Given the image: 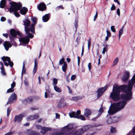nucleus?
<instances>
[{"label": "nucleus", "mask_w": 135, "mask_h": 135, "mask_svg": "<svg viewBox=\"0 0 135 135\" xmlns=\"http://www.w3.org/2000/svg\"><path fill=\"white\" fill-rule=\"evenodd\" d=\"M80 129L83 133L88 131L89 129V128L87 126H84L80 128Z\"/></svg>", "instance_id": "nucleus-30"}, {"label": "nucleus", "mask_w": 135, "mask_h": 135, "mask_svg": "<svg viewBox=\"0 0 135 135\" xmlns=\"http://www.w3.org/2000/svg\"><path fill=\"white\" fill-rule=\"evenodd\" d=\"M106 32L107 34V36L109 37H110L111 36V34L110 32L108 30Z\"/></svg>", "instance_id": "nucleus-53"}, {"label": "nucleus", "mask_w": 135, "mask_h": 135, "mask_svg": "<svg viewBox=\"0 0 135 135\" xmlns=\"http://www.w3.org/2000/svg\"><path fill=\"white\" fill-rule=\"evenodd\" d=\"M63 134V132H56L52 133L51 135H62Z\"/></svg>", "instance_id": "nucleus-36"}, {"label": "nucleus", "mask_w": 135, "mask_h": 135, "mask_svg": "<svg viewBox=\"0 0 135 135\" xmlns=\"http://www.w3.org/2000/svg\"><path fill=\"white\" fill-rule=\"evenodd\" d=\"M123 86H119L118 85L115 84L113 86V91L110 96V98L114 102H117L119 100L120 97V93L122 91H124L126 90Z\"/></svg>", "instance_id": "nucleus-1"}, {"label": "nucleus", "mask_w": 135, "mask_h": 135, "mask_svg": "<svg viewBox=\"0 0 135 135\" xmlns=\"http://www.w3.org/2000/svg\"><path fill=\"white\" fill-rule=\"evenodd\" d=\"M80 39V37H78L76 40L75 42H76L78 44L79 43V40Z\"/></svg>", "instance_id": "nucleus-61"}, {"label": "nucleus", "mask_w": 135, "mask_h": 135, "mask_svg": "<svg viewBox=\"0 0 135 135\" xmlns=\"http://www.w3.org/2000/svg\"><path fill=\"white\" fill-rule=\"evenodd\" d=\"M6 3V0H1L0 3V7L1 8H3L5 6Z\"/></svg>", "instance_id": "nucleus-29"}, {"label": "nucleus", "mask_w": 135, "mask_h": 135, "mask_svg": "<svg viewBox=\"0 0 135 135\" xmlns=\"http://www.w3.org/2000/svg\"><path fill=\"white\" fill-rule=\"evenodd\" d=\"M34 99L33 96H30L25 98L24 100V102L26 104L32 103Z\"/></svg>", "instance_id": "nucleus-13"}, {"label": "nucleus", "mask_w": 135, "mask_h": 135, "mask_svg": "<svg viewBox=\"0 0 135 135\" xmlns=\"http://www.w3.org/2000/svg\"><path fill=\"white\" fill-rule=\"evenodd\" d=\"M123 87L126 89L124 91H122L121 92L123 93H125L124 94H121L120 98L123 100L128 101L132 98V88L125 85H122Z\"/></svg>", "instance_id": "nucleus-2"}, {"label": "nucleus", "mask_w": 135, "mask_h": 135, "mask_svg": "<svg viewBox=\"0 0 135 135\" xmlns=\"http://www.w3.org/2000/svg\"><path fill=\"white\" fill-rule=\"evenodd\" d=\"M23 115L21 114L18 115H16L14 119V121L15 122H20L22 120Z\"/></svg>", "instance_id": "nucleus-15"}, {"label": "nucleus", "mask_w": 135, "mask_h": 135, "mask_svg": "<svg viewBox=\"0 0 135 135\" xmlns=\"http://www.w3.org/2000/svg\"><path fill=\"white\" fill-rule=\"evenodd\" d=\"M14 91V89L11 88H9V89L7 90V93H11L13 92Z\"/></svg>", "instance_id": "nucleus-49"}, {"label": "nucleus", "mask_w": 135, "mask_h": 135, "mask_svg": "<svg viewBox=\"0 0 135 135\" xmlns=\"http://www.w3.org/2000/svg\"><path fill=\"white\" fill-rule=\"evenodd\" d=\"M35 25L34 24H32L30 26V27L29 28L28 27V29L29 32L27 34H28L30 31L31 33L33 34H35Z\"/></svg>", "instance_id": "nucleus-19"}, {"label": "nucleus", "mask_w": 135, "mask_h": 135, "mask_svg": "<svg viewBox=\"0 0 135 135\" xmlns=\"http://www.w3.org/2000/svg\"><path fill=\"white\" fill-rule=\"evenodd\" d=\"M16 31L14 29H11L10 31V35L13 37H16Z\"/></svg>", "instance_id": "nucleus-24"}, {"label": "nucleus", "mask_w": 135, "mask_h": 135, "mask_svg": "<svg viewBox=\"0 0 135 135\" xmlns=\"http://www.w3.org/2000/svg\"><path fill=\"white\" fill-rule=\"evenodd\" d=\"M115 26H112L111 27V30L112 32H115V30L114 28Z\"/></svg>", "instance_id": "nucleus-52"}, {"label": "nucleus", "mask_w": 135, "mask_h": 135, "mask_svg": "<svg viewBox=\"0 0 135 135\" xmlns=\"http://www.w3.org/2000/svg\"><path fill=\"white\" fill-rule=\"evenodd\" d=\"M39 118V115L38 114H36L33 115H30L28 118V120H32L37 119Z\"/></svg>", "instance_id": "nucleus-20"}, {"label": "nucleus", "mask_w": 135, "mask_h": 135, "mask_svg": "<svg viewBox=\"0 0 135 135\" xmlns=\"http://www.w3.org/2000/svg\"><path fill=\"white\" fill-rule=\"evenodd\" d=\"M13 133V132L11 131V132L7 133L4 135H11Z\"/></svg>", "instance_id": "nucleus-64"}, {"label": "nucleus", "mask_w": 135, "mask_h": 135, "mask_svg": "<svg viewBox=\"0 0 135 135\" xmlns=\"http://www.w3.org/2000/svg\"><path fill=\"white\" fill-rule=\"evenodd\" d=\"M50 14L49 13L45 14L44 16H43L42 20L44 22H47L50 18Z\"/></svg>", "instance_id": "nucleus-22"}, {"label": "nucleus", "mask_w": 135, "mask_h": 135, "mask_svg": "<svg viewBox=\"0 0 135 135\" xmlns=\"http://www.w3.org/2000/svg\"><path fill=\"white\" fill-rule=\"evenodd\" d=\"M1 69L2 74L4 75H6V74L5 72V70L4 67L1 68Z\"/></svg>", "instance_id": "nucleus-46"}, {"label": "nucleus", "mask_w": 135, "mask_h": 135, "mask_svg": "<svg viewBox=\"0 0 135 135\" xmlns=\"http://www.w3.org/2000/svg\"><path fill=\"white\" fill-rule=\"evenodd\" d=\"M91 39L90 38L89 40L88 41V50H89L91 44Z\"/></svg>", "instance_id": "nucleus-45"}, {"label": "nucleus", "mask_w": 135, "mask_h": 135, "mask_svg": "<svg viewBox=\"0 0 135 135\" xmlns=\"http://www.w3.org/2000/svg\"><path fill=\"white\" fill-rule=\"evenodd\" d=\"M1 59L4 62V64L6 66L9 65L11 67H12L14 64L12 61H11L10 58L8 56H3Z\"/></svg>", "instance_id": "nucleus-4"}, {"label": "nucleus", "mask_w": 135, "mask_h": 135, "mask_svg": "<svg viewBox=\"0 0 135 135\" xmlns=\"http://www.w3.org/2000/svg\"><path fill=\"white\" fill-rule=\"evenodd\" d=\"M135 83V77L133 76L131 79V81H129V82L128 86L132 87L133 88L134 84Z\"/></svg>", "instance_id": "nucleus-23"}, {"label": "nucleus", "mask_w": 135, "mask_h": 135, "mask_svg": "<svg viewBox=\"0 0 135 135\" xmlns=\"http://www.w3.org/2000/svg\"><path fill=\"white\" fill-rule=\"evenodd\" d=\"M81 111L80 110H78L76 113L74 112H73L69 113V115L70 117L71 118H78V114H80Z\"/></svg>", "instance_id": "nucleus-10"}, {"label": "nucleus", "mask_w": 135, "mask_h": 135, "mask_svg": "<svg viewBox=\"0 0 135 135\" xmlns=\"http://www.w3.org/2000/svg\"><path fill=\"white\" fill-rule=\"evenodd\" d=\"M11 111V110L9 108H8L7 110V115L8 117L9 116Z\"/></svg>", "instance_id": "nucleus-50"}, {"label": "nucleus", "mask_w": 135, "mask_h": 135, "mask_svg": "<svg viewBox=\"0 0 135 135\" xmlns=\"http://www.w3.org/2000/svg\"><path fill=\"white\" fill-rule=\"evenodd\" d=\"M31 20L33 23V24L35 25L37 22V18L35 17H33L31 18Z\"/></svg>", "instance_id": "nucleus-39"}, {"label": "nucleus", "mask_w": 135, "mask_h": 135, "mask_svg": "<svg viewBox=\"0 0 135 135\" xmlns=\"http://www.w3.org/2000/svg\"><path fill=\"white\" fill-rule=\"evenodd\" d=\"M3 45L5 50L7 51L9 48L11 47L12 46V45L11 44L9 41H5L4 42Z\"/></svg>", "instance_id": "nucleus-16"}, {"label": "nucleus", "mask_w": 135, "mask_h": 135, "mask_svg": "<svg viewBox=\"0 0 135 135\" xmlns=\"http://www.w3.org/2000/svg\"><path fill=\"white\" fill-rule=\"evenodd\" d=\"M37 8L39 10L43 11L46 9V7L44 3H41L37 5Z\"/></svg>", "instance_id": "nucleus-12"}, {"label": "nucleus", "mask_w": 135, "mask_h": 135, "mask_svg": "<svg viewBox=\"0 0 135 135\" xmlns=\"http://www.w3.org/2000/svg\"><path fill=\"white\" fill-rule=\"evenodd\" d=\"M68 67V65L66 62H65L64 63L63 65L62 66V71L65 72L67 70V68Z\"/></svg>", "instance_id": "nucleus-28"}, {"label": "nucleus", "mask_w": 135, "mask_h": 135, "mask_svg": "<svg viewBox=\"0 0 135 135\" xmlns=\"http://www.w3.org/2000/svg\"><path fill=\"white\" fill-rule=\"evenodd\" d=\"M98 112H99V113L98 115H100L103 112L102 105L101 106L100 108L99 109Z\"/></svg>", "instance_id": "nucleus-41"}, {"label": "nucleus", "mask_w": 135, "mask_h": 135, "mask_svg": "<svg viewBox=\"0 0 135 135\" xmlns=\"http://www.w3.org/2000/svg\"><path fill=\"white\" fill-rule=\"evenodd\" d=\"M30 41V39L28 38H27L26 36L22 37L20 39V41L24 44H28Z\"/></svg>", "instance_id": "nucleus-14"}, {"label": "nucleus", "mask_w": 135, "mask_h": 135, "mask_svg": "<svg viewBox=\"0 0 135 135\" xmlns=\"http://www.w3.org/2000/svg\"><path fill=\"white\" fill-rule=\"evenodd\" d=\"M73 127V126L72 124H69L68 125L64 127L63 128L66 130H67V131H69Z\"/></svg>", "instance_id": "nucleus-26"}, {"label": "nucleus", "mask_w": 135, "mask_h": 135, "mask_svg": "<svg viewBox=\"0 0 135 135\" xmlns=\"http://www.w3.org/2000/svg\"><path fill=\"white\" fill-rule=\"evenodd\" d=\"M51 130V128L43 127L41 129V133L42 134H45L47 132L50 131Z\"/></svg>", "instance_id": "nucleus-17"}, {"label": "nucleus", "mask_w": 135, "mask_h": 135, "mask_svg": "<svg viewBox=\"0 0 135 135\" xmlns=\"http://www.w3.org/2000/svg\"><path fill=\"white\" fill-rule=\"evenodd\" d=\"M25 64L24 61L23 63L22 69V76L23 74H25L26 72V69L25 68Z\"/></svg>", "instance_id": "nucleus-32"}, {"label": "nucleus", "mask_w": 135, "mask_h": 135, "mask_svg": "<svg viewBox=\"0 0 135 135\" xmlns=\"http://www.w3.org/2000/svg\"><path fill=\"white\" fill-rule=\"evenodd\" d=\"M9 34L8 33H3V36L5 37L6 38H7L9 36Z\"/></svg>", "instance_id": "nucleus-60"}, {"label": "nucleus", "mask_w": 135, "mask_h": 135, "mask_svg": "<svg viewBox=\"0 0 135 135\" xmlns=\"http://www.w3.org/2000/svg\"><path fill=\"white\" fill-rule=\"evenodd\" d=\"M107 88V86H105L103 87L98 89L97 91L98 92L97 97L98 98H99L102 96L103 93L106 90Z\"/></svg>", "instance_id": "nucleus-8"}, {"label": "nucleus", "mask_w": 135, "mask_h": 135, "mask_svg": "<svg viewBox=\"0 0 135 135\" xmlns=\"http://www.w3.org/2000/svg\"><path fill=\"white\" fill-rule=\"evenodd\" d=\"M58 82V80L57 79L55 78H54L53 79V83L55 85H56L57 84Z\"/></svg>", "instance_id": "nucleus-43"}, {"label": "nucleus", "mask_w": 135, "mask_h": 135, "mask_svg": "<svg viewBox=\"0 0 135 135\" xmlns=\"http://www.w3.org/2000/svg\"><path fill=\"white\" fill-rule=\"evenodd\" d=\"M116 9V7L114 4L112 5V7L110 8V10L111 11L115 10Z\"/></svg>", "instance_id": "nucleus-51"}, {"label": "nucleus", "mask_w": 135, "mask_h": 135, "mask_svg": "<svg viewBox=\"0 0 135 135\" xmlns=\"http://www.w3.org/2000/svg\"><path fill=\"white\" fill-rule=\"evenodd\" d=\"M88 66L89 70L90 71L91 69V63L90 62H89L88 63Z\"/></svg>", "instance_id": "nucleus-57"}, {"label": "nucleus", "mask_w": 135, "mask_h": 135, "mask_svg": "<svg viewBox=\"0 0 135 135\" xmlns=\"http://www.w3.org/2000/svg\"><path fill=\"white\" fill-rule=\"evenodd\" d=\"M67 103L65 102L64 98H61L58 102L57 106L59 108H61L62 107H65Z\"/></svg>", "instance_id": "nucleus-7"}, {"label": "nucleus", "mask_w": 135, "mask_h": 135, "mask_svg": "<svg viewBox=\"0 0 135 135\" xmlns=\"http://www.w3.org/2000/svg\"><path fill=\"white\" fill-rule=\"evenodd\" d=\"M23 25L25 26V30L26 33L28 32L29 31L28 28L31 24V22L30 20L28 18L25 19L23 21Z\"/></svg>", "instance_id": "nucleus-6"}, {"label": "nucleus", "mask_w": 135, "mask_h": 135, "mask_svg": "<svg viewBox=\"0 0 135 135\" xmlns=\"http://www.w3.org/2000/svg\"><path fill=\"white\" fill-rule=\"evenodd\" d=\"M91 111L88 109L86 108L85 109L84 115L86 117H88L90 115Z\"/></svg>", "instance_id": "nucleus-25"}, {"label": "nucleus", "mask_w": 135, "mask_h": 135, "mask_svg": "<svg viewBox=\"0 0 135 135\" xmlns=\"http://www.w3.org/2000/svg\"><path fill=\"white\" fill-rule=\"evenodd\" d=\"M38 63H37V59L36 58L34 60V68L35 69H37L38 67Z\"/></svg>", "instance_id": "nucleus-42"}, {"label": "nucleus", "mask_w": 135, "mask_h": 135, "mask_svg": "<svg viewBox=\"0 0 135 135\" xmlns=\"http://www.w3.org/2000/svg\"><path fill=\"white\" fill-rule=\"evenodd\" d=\"M78 118H77V119H80L82 120H85V117L82 115L78 114Z\"/></svg>", "instance_id": "nucleus-38"}, {"label": "nucleus", "mask_w": 135, "mask_h": 135, "mask_svg": "<svg viewBox=\"0 0 135 135\" xmlns=\"http://www.w3.org/2000/svg\"><path fill=\"white\" fill-rule=\"evenodd\" d=\"M6 18L4 17H2L1 19V20L2 22H4L6 21Z\"/></svg>", "instance_id": "nucleus-62"}, {"label": "nucleus", "mask_w": 135, "mask_h": 135, "mask_svg": "<svg viewBox=\"0 0 135 135\" xmlns=\"http://www.w3.org/2000/svg\"><path fill=\"white\" fill-rule=\"evenodd\" d=\"M130 76V73L128 71H126L123 74V75L122 78L123 81L126 82L128 80Z\"/></svg>", "instance_id": "nucleus-11"}, {"label": "nucleus", "mask_w": 135, "mask_h": 135, "mask_svg": "<svg viewBox=\"0 0 135 135\" xmlns=\"http://www.w3.org/2000/svg\"><path fill=\"white\" fill-rule=\"evenodd\" d=\"M106 122L108 124H110L113 123V119L111 117L109 118L107 120Z\"/></svg>", "instance_id": "nucleus-33"}, {"label": "nucleus", "mask_w": 135, "mask_h": 135, "mask_svg": "<svg viewBox=\"0 0 135 135\" xmlns=\"http://www.w3.org/2000/svg\"><path fill=\"white\" fill-rule=\"evenodd\" d=\"M83 133L81 129L80 128L75 131L74 133L72 134L71 135H80Z\"/></svg>", "instance_id": "nucleus-27"}, {"label": "nucleus", "mask_w": 135, "mask_h": 135, "mask_svg": "<svg viewBox=\"0 0 135 135\" xmlns=\"http://www.w3.org/2000/svg\"><path fill=\"white\" fill-rule=\"evenodd\" d=\"M123 26L122 27L120 28L119 31V38L120 37V36L123 33Z\"/></svg>", "instance_id": "nucleus-37"}, {"label": "nucleus", "mask_w": 135, "mask_h": 135, "mask_svg": "<svg viewBox=\"0 0 135 135\" xmlns=\"http://www.w3.org/2000/svg\"><path fill=\"white\" fill-rule=\"evenodd\" d=\"M110 132L112 133H116L117 132V131L115 127L111 126L110 129Z\"/></svg>", "instance_id": "nucleus-34"}, {"label": "nucleus", "mask_w": 135, "mask_h": 135, "mask_svg": "<svg viewBox=\"0 0 135 135\" xmlns=\"http://www.w3.org/2000/svg\"><path fill=\"white\" fill-rule=\"evenodd\" d=\"M16 35H17L20 37H21L22 36L21 33L19 31H16Z\"/></svg>", "instance_id": "nucleus-58"}, {"label": "nucleus", "mask_w": 135, "mask_h": 135, "mask_svg": "<svg viewBox=\"0 0 135 135\" xmlns=\"http://www.w3.org/2000/svg\"><path fill=\"white\" fill-rule=\"evenodd\" d=\"M127 103V101L124 100L117 103H114L113 107H116L118 110L119 111L124 108Z\"/></svg>", "instance_id": "nucleus-5"}, {"label": "nucleus", "mask_w": 135, "mask_h": 135, "mask_svg": "<svg viewBox=\"0 0 135 135\" xmlns=\"http://www.w3.org/2000/svg\"><path fill=\"white\" fill-rule=\"evenodd\" d=\"M65 59L64 58H62L59 61V63L60 65H62L65 62L64 61Z\"/></svg>", "instance_id": "nucleus-48"}, {"label": "nucleus", "mask_w": 135, "mask_h": 135, "mask_svg": "<svg viewBox=\"0 0 135 135\" xmlns=\"http://www.w3.org/2000/svg\"><path fill=\"white\" fill-rule=\"evenodd\" d=\"M9 39L11 41V42H13L14 41V38L15 37H13L12 36H9Z\"/></svg>", "instance_id": "nucleus-55"}, {"label": "nucleus", "mask_w": 135, "mask_h": 135, "mask_svg": "<svg viewBox=\"0 0 135 135\" xmlns=\"http://www.w3.org/2000/svg\"><path fill=\"white\" fill-rule=\"evenodd\" d=\"M54 88L55 90L58 93H60L61 91V89L58 87L56 85H54Z\"/></svg>", "instance_id": "nucleus-35"}, {"label": "nucleus", "mask_w": 135, "mask_h": 135, "mask_svg": "<svg viewBox=\"0 0 135 135\" xmlns=\"http://www.w3.org/2000/svg\"><path fill=\"white\" fill-rule=\"evenodd\" d=\"M118 61V59L117 57L114 60L113 64V66H114L117 65Z\"/></svg>", "instance_id": "nucleus-47"}, {"label": "nucleus", "mask_w": 135, "mask_h": 135, "mask_svg": "<svg viewBox=\"0 0 135 135\" xmlns=\"http://www.w3.org/2000/svg\"><path fill=\"white\" fill-rule=\"evenodd\" d=\"M16 85V83L13 81L12 84H11V88L13 89V88L15 87Z\"/></svg>", "instance_id": "nucleus-56"}, {"label": "nucleus", "mask_w": 135, "mask_h": 135, "mask_svg": "<svg viewBox=\"0 0 135 135\" xmlns=\"http://www.w3.org/2000/svg\"><path fill=\"white\" fill-rule=\"evenodd\" d=\"M72 99L74 101H76L78 100V97H72Z\"/></svg>", "instance_id": "nucleus-63"}, {"label": "nucleus", "mask_w": 135, "mask_h": 135, "mask_svg": "<svg viewBox=\"0 0 135 135\" xmlns=\"http://www.w3.org/2000/svg\"><path fill=\"white\" fill-rule=\"evenodd\" d=\"M76 75H73L71 76V80H74L76 78Z\"/></svg>", "instance_id": "nucleus-54"}, {"label": "nucleus", "mask_w": 135, "mask_h": 135, "mask_svg": "<svg viewBox=\"0 0 135 135\" xmlns=\"http://www.w3.org/2000/svg\"><path fill=\"white\" fill-rule=\"evenodd\" d=\"M17 96L16 94L14 93H13L10 96L8 99L9 102H11L13 100H16L17 99Z\"/></svg>", "instance_id": "nucleus-18"}, {"label": "nucleus", "mask_w": 135, "mask_h": 135, "mask_svg": "<svg viewBox=\"0 0 135 135\" xmlns=\"http://www.w3.org/2000/svg\"><path fill=\"white\" fill-rule=\"evenodd\" d=\"M20 13L22 15H26L28 11V9L25 7H23L22 9H20Z\"/></svg>", "instance_id": "nucleus-21"}, {"label": "nucleus", "mask_w": 135, "mask_h": 135, "mask_svg": "<svg viewBox=\"0 0 135 135\" xmlns=\"http://www.w3.org/2000/svg\"><path fill=\"white\" fill-rule=\"evenodd\" d=\"M11 7L9 8V10L10 13L12 12H14V14L15 16L17 17H20V15L17 12L22 7V4L20 2L17 3L14 2H11L10 3Z\"/></svg>", "instance_id": "nucleus-3"}, {"label": "nucleus", "mask_w": 135, "mask_h": 135, "mask_svg": "<svg viewBox=\"0 0 135 135\" xmlns=\"http://www.w3.org/2000/svg\"><path fill=\"white\" fill-rule=\"evenodd\" d=\"M27 34V36H26V37H27V38H28L29 39V38H33L34 37V35H33L31 33H30L29 32L28 33V34Z\"/></svg>", "instance_id": "nucleus-40"}, {"label": "nucleus", "mask_w": 135, "mask_h": 135, "mask_svg": "<svg viewBox=\"0 0 135 135\" xmlns=\"http://www.w3.org/2000/svg\"><path fill=\"white\" fill-rule=\"evenodd\" d=\"M98 15V13L97 12V11H96V12L95 15L94 16V19H93V21H95V20L96 19Z\"/></svg>", "instance_id": "nucleus-59"}, {"label": "nucleus", "mask_w": 135, "mask_h": 135, "mask_svg": "<svg viewBox=\"0 0 135 135\" xmlns=\"http://www.w3.org/2000/svg\"><path fill=\"white\" fill-rule=\"evenodd\" d=\"M29 133L30 135H41L39 133L33 130H30Z\"/></svg>", "instance_id": "nucleus-31"}, {"label": "nucleus", "mask_w": 135, "mask_h": 135, "mask_svg": "<svg viewBox=\"0 0 135 135\" xmlns=\"http://www.w3.org/2000/svg\"><path fill=\"white\" fill-rule=\"evenodd\" d=\"M78 20H76L75 21V23L74 24L75 28V30H76V31L77 30V27H78Z\"/></svg>", "instance_id": "nucleus-44"}, {"label": "nucleus", "mask_w": 135, "mask_h": 135, "mask_svg": "<svg viewBox=\"0 0 135 135\" xmlns=\"http://www.w3.org/2000/svg\"><path fill=\"white\" fill-rule=\"evenodd\" d=\"M114 103L112 104L111 108H110L108 111V113L109 114H113L116 113L118 110L116 107H113Z\"/></svg>", "instance_id": "nucleus-9"}]
</instances>
